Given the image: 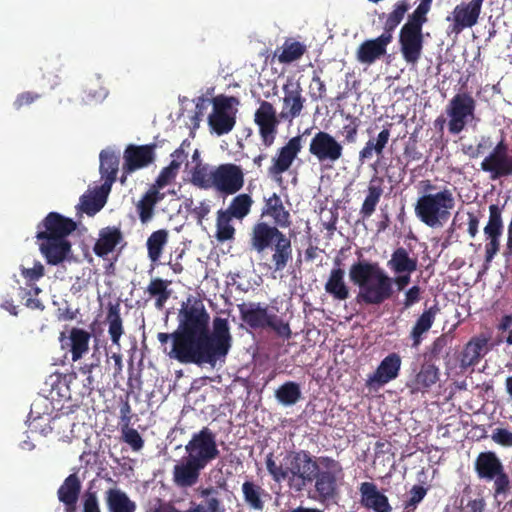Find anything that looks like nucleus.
Listing matches in <instances>:
<instances>
[{
	"label": "nucleus",
	"instance_id": "e433bc0d",
	"mask_svg": "<svg viewBox=\"0 0 512 512\" xmlns=\"http://www.w3.org/2000/svg\"><path fill=\"white\" fill-rule=\"evenodd\" d=\"M110 189L104 190L101 185L93 194H84L80 197V209L88 216H94L106 204Z\"/></svg>",
	"mask_w": 512,
	"mask_h": 512
},
{
	"label": "nucleus",
	"instance_id": "1a4fd4ad",
	"mask_svg": "<svg viewBox=\"0 0 512 512\" xmlns=\"http://www.w3.org/2000/svg\"><path fill=\"white\" fill-rule=\"evenodd\" d=\"M475 108L476 101L469 93L460 92L454 95L446 106L449 132L457 135L463 131L466 125L474 120Z\"/></svg>",
	"mask_w": 512,
	"mask_h": 512
},
{
	"label": "nucleus",
	"instance_id": "f3484780",
	"mask_svg": "<svg viewBox=\"0 0 512 512\" xmlns=\"http://www.w3.org/2000/svg\"><path fill=\"white\" fill-rule=\"evenodd\" d=\"M402 360L399 354H388L378 365L373 374L366 380V387L370 390H378L399 376Z\"/></svg>",
	"mask_w": 512,
	"mask_h": 512
},
{
	"label": "nucleus",
	"instance_id": "6ab92c4d",
	"mask_svg": "<svg viewBox=\"0 0 512 512\" xmlns=\"http://www.w3.org/2000/svg\"><path fill=\"white\" fill-rule=\"evenodd\" d=\"M155 148V144L140 146L133 144L128 145L124 150L123 155V172L130 174L151 164L155 158Z\"/></svg>",
	"mask_w": 512,
	"mask_h": 512
},
{
	"label": "nucleus",
	"instance_id": "c9c22d12",
	"mask_svg": "<svg viewBox=\"0 0 512 512\" xmlns=\"http://www.w3.org/2000/svg\"><path fill=\"white\" fill-rule=\"evenodd\" d=\"M315 491L323 500L331 499L337 489V476L333 471H318L314 474Z\"/></svg>",
	"mask_w": 512,
	"mask_h": 512
},
{
	"label": "nucleus",
	"instance_id": "3c124183",
	"mask_svg": "<svg viewBox=\"0 0 512 512\" xmlns=\"http://www.w3.org/2000/svg\"><path fill=\"white\" fill-rule=\"evenodd\" d=\"M480 358V337L475 336L472 340L465 346L460 356V366L463 369H468L469 367L478 363Z\"/></svg>",
	"mask_w": 512,
	"mask_h": 512
},
{
	"label": "nucleus",
	"instance_id": "c03bdc74",
	"mask_svg": "<svg viewBox=\"0 0 512 512\" xmlns=\"http://www.w3.org/2000/svg\"><path fill=\"white\" fill-rule=\"evenodd\" d=\"M300 385L293 381H287L275 391V397L279 403L285 406L296 404L301 398Z\"/></svg>",
	"mask_w": 512,
	"mask_h": 512
},
{
	"label": "nucleus",
	"instance_id": "a19ab883",
	"mask_svg": "<svg viewBox=\"0 0 512 512\" xmlns=\"http://www.w3.org/2000/svg\"><path fill=\"white\" fill-rule=\"evenodd\" d=\"M410 8L411 4L408 0L397 1L393 6V10L386 15L383 34L393 36V31L402 22ZM382 16L384 17L385 14L383 13Z\"/></svg>",
	"mask_w": 512,
	"mask_h": 512
},
{
	"label": "nucleus",
	"instance_id": "20e7f679",
	"mask_svg": "<svg viewBox=\"0 0 512 512\" xmlns=\"http://www.w3.org/2000/svg\"><path fill=\"white\" fill-rule=\"evenodd\" d=\"M36 238L39 250L48 264L63 262L71 251L67 237L77 229L76 222L58 212H50L38 224Z\"/></svg>",
	"mask_w": 512,
	"mask_h": 512
},
{
	"label": "nucleus",
	"instance_id": "dca6fc26",
	"mask_svg": "<svg viewBox=\"0 0 512 512\" xmlns=\"http://www.w3.org/2000/svg\"><path fill=\"white\" fill-rule=\"evenodd\" d=\"M398 42L405 62L411 65L417 64L424 46L422 29L403 25L399 32Z\"/></svg>",
	"mask_w": 512,
	"mask_h": 512
},
{
	"label": "nucleus",
	"instance_id": "4468645a",
	"mask_svg": "<svg viewBox=\"0 0 512 512\" xmlns=\"http://www.w3.org/2000/svg\"><path fill=\"white\" fill-rule=\"evenodd\" d=\"M508 151V145L501 139L482 161V170L489 172L493 180L512 176V156Z\"/></svg>",
	"mask_w": 512,
	"mask_h": 512
},
{
	"label": "nucleus",
	"instance_id": "4c0bfd02",
	"mask_svg": "<svg viewBox=\"0 0 512 512\" xmlns=\"http://www.w3.org/2000/svg\"><path fill=\"white\" fill-rule=\"evenodd\" d=\"M121 307L119 302H109L107 305L106 321L108 323V333L111 341L119 345L120 338L124 333L123 320L121 318Z\"/></svg>",
	"mask_w": 512,
	"mask_h": 512
},
{
	"label": "nucleus",
	"instance_id": "a878e982",
	"mask_svg": "<svg viewBox=\"0 0 512 512\" xmlns=\"http://www.w3.org/2000/svg\"><path fill=\"white\" fill-rule=\"evenodd\" d=\"M439 379V368L434 363L425 361L421 364L420 370L415 375L414 379L407 384V387L412 393H427L430 391L431 387L439 381Z\"/></svg>",
	"mask_w": 512,
	"mask_h": 512
},
{
	"label": "nucleus",
	"instance_id": "680f3d73",
	"mask_svg": "<svg viewBox=\"0 0 512 512\" xmlns=\"http://www.w3.org/2000/svg\"><path fill=\"white\" fill-rule=\"evenodd\" d=\"M309 89L310 97L314 101L322 100L326 96V85L324 81L321 80L320 76L317 75L316 73H314L312 77Z\"/></svg>",
	"mask_w": 512,
	"mask_h": 512
},
{
	"label": "nucleus",
	"instance_id": "4d7b16f0",
	"mask_svg": "<svg viewBox=\"0 0 512 512\" xmlns=\"http://www.w3.org/2000/svg\"><path fill=\"white\" fill-rule=\"evenodd\" d=\"M346 118L349 120V123L345 124L341 130L343 143L354 144L358 138L360 120L357 117L351 115H347Z\"/></svg>",
	"mask_w": 512,
	"mask_h": 512
},
{
	"label": "nucleus",
	"instance_id": "0eeeda50",
	"mask_svg": "<svg viewBox=\"0 0 512 512\" xmlns=\"http://www.w3.org/2000/svg\"><path fill=\"white\" fill-rule=\"evenodd\" d=\"M212 112L208 116V125L212 132L218 136L228 134L236 124L237 106L239 99L224 94L211 99Z\"/></svg>",
	"mask_w": 512,
	"mask_h": 512
},
{
	"label": "nucleus",
	"instance_id": "052dcab7",
	"mask_svg": "<svg viewBox=\"0 0 512 512\" xmlns=\"http://www.w3.org/2000/svg\"><path fill=\"white\" fill-rule=\"evenodd\" d=\"M96 367H98V363H86L80 366L77 372L73 371L67 374L65 380L67 381L68 388H77L79 377L92 374L93 369Z\"/></svg>",
	"mask_w": 512,
	"mask_h": 512
},
{
	"label": "nucleus",
	"instance_id": "5fc2aeb1",
	"mask_svg": "<svg viewBox=\"0 0 512 512\" xmlns=\"http://www.w3.org/2000/svg\"><path fill=\"white\" fill-rule=\"evenodd\" d=\"M428 489L421 485H414L409 493L408 499L404 502V512H415L418 505L423 501Z\"/></svg>",
	"mask_w": 512,
	"mask_h": 512
},
{
	"label": "nucleus",
	"instance_id": "412c9836",
	"mask_svg": "<svg viewBox=\"0 0 512 512\" xmlns=\"http://www.w3.org/2000/svg\"><path fill=\"white\" fill-rule=\"evenodd\" d=\"M203 470L201 466L184 456L172 469L174 486L179 489H188L195 486L199 482Z\"/></svg>",
	"mask_w": 512,
	"mask_h": 512
},
{
	"label": "nucleus",
	"instance_id": "f03ea898",
	"mask_svg": "<svg viewBox=\"0 0 512 512\" xmlns=\"http://www.w3.org/2000/svg\"><path fill=\"white\" fill-rule=\"evenodd\" d=\"M268 473L276 483L287 482L290 490L301 493L315 479L318 462L309 451H289L278 464L273 453H268L265 459Z\"/></svg>",
	"mask_w": 512,
	"mask_h": 512
},
{
	"label": "nucleus",
	"instance_id": "f8f14e48",
	"mask_svg": "<svg viewBox=\"0 0 512 512\" xmlns=\"http://www.w3.org/2000/svg\"><path fill=\"white\" fill-rule=\"evenodd\" d=\"M280 120L273 104L262 100L254 113V122L258 127L262 144L265 147L268 148L274 144Z\"/></svg>",
	"mask_w": 512,
	"mask_h": 512
},
{
	"label": "nucleus",
	"instance_id": "6e6d98bb",
	"mask_svg": "<svg viewBox=\"0 0 512 512\" xmlns=\"http://www.w3.org/2000/svg\"><path fill=\"white\" fill-rule=\"evenodd\" d=\"M184 512H225V506L219 498L211 497L206 499V505L191 502Z\"/></svg>",
	"mask_w": 512,
	"mask_h": 512
},
{
	"label": "nucleus",
	"instance_id": "c85d7f7f",
	"mask_svg": "<svg viewBox=\"0 0 512 512\" xmlns=\"http://www.w3.org/2000/svg\"><path fill=\"white\" fill-rule=\"evenodd\" d=\"M262 215L271 217L273 223L280 228H288L291 225L290 213L277 193L265 199Z\"/></svg>",
	"mask_w": 512,
	"mask_h": 512
},
{
	"label": "nucleus",
	"instance_id": "e2e57ef3",
	"mask_svg": "<svg viewBox=\"0 0 512 512\" xmlns=\"http://www.w3.org/2000/svg\"><path fill=\"white\" fill-rule=\"evenodd\" d=\"M96 388V381L92 374L80 376L78 380L77 393L81 397L90 396Z\"/></svg>",
	"mask_w": 512,
	"mask_h": 512
},
{
	"label": "nucleus",
	"instance_id": "cd10ccee",
	"mask_svg": "<svg viewBox=\"0 0 512 512\" xmlns=\"http://www.w3.org/2000/svg\"><path fill=\"white\" fill-rule=\"evenodd\" d=\"M81 491V482L76 474H70L57 491L58 499L65 506L66 512H75Z\"/></svg>",
	"mask_w": 512,
	"mask_h": 512
},
{
	"label": "nucleus",
	"instance_id": "774afa93",
	"mask_svg": "<svg viewBox=\"0 0 512 512\" xmlns=\"http://www.w3.org/2000/svg\"><path fill=\"white\" fill-rule=\"evenodd\" d=\"M83 512H100L98 498L95 492L87 491L83 497Z\"/></svg>",
	"mask_w": 512,
	"mask_h": 512
},
{
	"label": "nucleus",
	"instance_id": "5701e85b",
	"mask_svg": "<svg viewBox=\"0 0 512 512\" xmlns=\"http://www.w3.org/2000/svg\"><path fill=\"white\" fill-rule=\"evenodd\" d=\"M360 504L374 512H391L392 506L388 497L379 491L373 482H362L359 486Z\"/></svg>",
	"mask_w": 512,
	"mask_h": 512
},
{
	"label": "nucleus",
	"instance_id": "69168bd1",
	"mask_svg": "<svg viewBox=\"0 0 512 512\" xmlns=\"http://www.w3.org/2000/svg\"><path fill=\"white\" fill-rule=\"evenodd\" d=\"M40 97H41V95L36 92H31V91L22 92V93L18 94V96L16 97V99L13 103V106L16 110H20L24 106L31 105L36 100H38Z\"/></svg>",
	"mask_w": 512,
	"mask_h": 512
},
{
	"label": "nucleus",
	"instance_id": "aec40b11",
	"mask_svg": "<svg viewBox=\"0 0 512 512\" xmlns=\"http://www.w3.org/2000/svg\"><path fill=\"white\" fill-rule=\"evenodd\" d=\"M283 92V104L279 118L283 121L292 122L301 115L306 99L302 95V88L299 83L285 84Z\"/></svg>",
	"mask_w": 512,
	"mask_h": 512
},
{
	"label": "nucleus",
	"instance_id": "0e129e2a",
	"mask_svg": "<svg viewBox=\"0 0 512 512\" xmlns=\"http://www.w3.org/2000/svg\"><path fill=\"white\" fill-rule=\"evenodd\" d=\"M471 488L465 487L461 497L460 505L462 512H480V500L470 499Z\"/></svg>",
	"mask_w": 512,
	"mask_h": 512
},
{
	"label": "nucleus",
	"instance_id": "09e8293b",
	"mask_svg": "<svg viewBox=\"0 0 512 512\" xmlns=\"http://www.w3.org/2000/svg\"><path fill=\"white\" fill-rule=\"evenodd\" d=\"M215 168L209 169L206 165H196L192 171L191 182L201 189H215Z\"/></svg>",
	"mask_w": 512,
	"mask_h": 512
},
{
	"label": "nucleus",
	"instance_id": "603ef678",
	"mask_svg": "<svg viewBox=\"0 0 512 512\" xmlns=\"http://www.w3.org/2000/svg\"><path fill=\"white\" fill-rule=\"evenodd\" d=\"M432 1L433 0H421L413 13L408 16V20L404 25L423 29V25L428 21L427 14L431 10Z\"/></svg>",
	"mask_w": 512,
	"mask_h": 512
},
{
	"label": "nucleus",
	"instance_id": "9b49d317",
	"mask_svg": "<svg viewBox=\"0 0 512 512\" xmlns=\"http://www.w3.org/2000/svg\"><path fill=\"white\" fill-rule=\"evenodd\" d=\"M482 479L493 481L494 497L506 495L510 490L509 475L494 452H482Z\"/></svg>",
	"mask_w": 512,
	"mask_h": 512
},
{
	"label": "nucleus",
	"instance_id": "a18cd8bd",
	"mask_svg": "<svg viewBox=\"0 0 512 512\" xmlns=\"http://www.w3.org/2000/svg\"><path fill=\"white\" fill-rule=\"evenodd\" d=\"M252 204L253 200L251 196L243 193L235 196L232 199L229 207L223 211L232 216L233 218L242 220L250 213Z\"/></svg>",
	"mask_w": 512,
	"mask_h": 512
},
{
	"label": "nucleus",
	"instance_id": "2f4dec72",
	"mask_svg": "<svg viewBox=\"0 0 512 512\" xmlns=\"http://www.w3.org/2000/svg\"><path fill=\"white\" fill-rule=\"evenodd\" d=\"M387 267L393 273H414L418 267V260L416 257H411L404 247H398L387 261Z\"/></svg>",
	"mask_w": 512,
	"mask_h": 512
},
{
	"label": "nucleus",
	"instance_id": "6e6552de",
	"mask_svg": "<svg viewBox=\"0 0 512 512\" xmlns=\"http://www.w3.org/2000/svg\"><path fill=\"white\" fill-rule=\"evenodd\" d=\"M185 452L186 458L205 469L220 455L215 433L208 427H203L192 435L185 445Z\"/></svg>",
	"mask_w": 512,
	"mask_h": 512
},
{
	"label": "nucleus",
	"instance_id": "37998d69",
	"mask_svg": "<svg viewBox=\"0 0 512 512\" xmlns=\"http://www.w3.org/2000/svg\"><path fill=\"white\" fill-rule=\"evenodd\" d=\"M281 49L278 54V61L282 64L292 63L300 59L307 51L305 44L291 38L284 41Z\"/></svg>",
	"mask_w": 512,
	"mask_h": 512
},
{
	"label": "nucleus",
	"instance_id": "79ce46f5",
	"mask_svg": "<svg viewBox=\"0 0 512 512\" xmlns=\"http://www.w3.org/2000/svg\"><path fill=\"white\" fill-rule=\"evenodd\" d=\"M90 334L80 328H72L70 331L71 354L74 362L82 358L89 349Z\"/></svg>",
	"mask_w": 512,
	"mask_h": 512
},
{
	"label": "nucleus",
	"instance_id": "a211bd4d",
	"mask_svg": "<svg viewBox=\"0 0 512 512\" xmlns=\"http://www.w3.org/2000/svg\"><path fill=\"white\" fill-rule=\"evenodd\" d=\"M480 15V0H472L469 3H461L457 5L452 16L447 17V21L452 23L449 26L450 32L459 34L465 28L472 27L477 23Z\"/></svg>",
	"mask_w": 512,
	"mask_h": 512
},
{
	"label": "nucleus",
	"instance_id": "c756f323",
	"mask_svg": "<svg viewBox=\"0 0 512 512\" xmlns=\"http://www.w3.org/2000/svg\"><path fill=\"white\" fill-rule=\"evenodd\" d=\"M122 232L119 227H105L100 230L99 239L94 245V252L99 257H105L113 252L122 240Z\"/></svg>",
	"mask_w": 512,
	"mask_h": 512
},
{
	"label": "nucleus",
	"instance_id": "8fccbe9b",
	"mask_svg": "<svg viewBox=\"0 0 512 512\" xmlns=\"http://www.w3.org/2000/svg\"><path fill=\"white\" fill-rule=\"evenodd\" d=\"M242 493L245 502L254 510H262L264 508V502L261 495L264 490L252 481H245L242 484Z\"/></svg>",
	"mask_w": 512,
	"mask_h": 512
},
{
	"label": "nucleus",
	"instance_id": "bf43d9fd",
	"mask_svg": "<svg viewBox=\"0 0 512 512\" xmlns=\"http://www.w3.org/2000/svg\"><path fill=\"white\" fill-rule=\"evenodd\" d=\"M122 439L127 443L134 451H139L144 446V440L142 439L139 432L131 427L121 429Z\"/></svg>",
	"mask_w": 512,
	"mask_h": 512
},
{
	"label": "nucleus",
	"instance_id": "9d476101",
	"mask_svg": "<svg viewBox=\"0 0 512 512\" xmlns=\"http://www.w3.org/2000/svg\"><path fill=\"white\" fill-rule=\"evenodd\" d=\"M344 148L333 135L325 131H318L309 144V153L325 167L331 168L343 157Z\"/></svg>",
	"mask_w": 512,
	"mask_h": 512
},
{
	"label": "nucleus",
	"instance_id": "864d4df0",
	"mask_svg": "<svg viewBox=\"0 0 512 512\" xmlns=\"http://www.w3.org/2000/svg\"><path fill=\"white\" fill-rule=\"evenodd\" d=\"M489 213V220L484 228V233L501 235L503 231L502 209L498 205L492 204L489 207Z\"/></svg>",
	"mask_w": 512,
	"mask_h": 512
},
{
	"label": "nucleus",
	"instance_id": "338daca9",
	"mask_svg": "<svg viewBox=\"0 0 512 512\" xmlns=\"http://www.w3.org/2000/svg\"><path fill=\"white\" fill-rule=\"evenodd\" d=\"M421 300V288L414 285L406 290L404 300L402 302L403 309H409Z\"/></svg>",
	"mask_w": 512,
	"mask_h": 512
},
{
	"label": "nucleus",
	"instance_id": "7ed1b4c3",
	"mask_svg": "<svg viewBox=\"0 0 512 512\" xmlns=\"http://www.w3.org/2000/svg\"><path fill=\"white\" fill-rule=\"evenodd\" d=\"M350 281L359 288L357 301L365 305L379 306L394 295L393 277L377 262L357 261L349 268Z\"/></svg>",
	"mask_w": 512,
	"mask_h": 512
},
{
	"label": "nucleus",
	"instance_id": "58836bf2",
	"mask_svg": "<svg viewBox=\"0 0 512 512\" xmlns=\"http://www.w3.org/2000/svg\"><path fill=\"white\" fill-rule=\"evenodd\" d=\"M170 283L168 280L156 277L150 280L146 288L145 292L149 294L150 298L155 299L154 306L159 311L164 309L166 302L171 296Z\"/></svg>",
	"mask_w": 512,
	"mask_h": 512
},
{
	"label": "nucleus",
	"instance_id": "de8ad7c7",
	"mask_svg": "<svg viewBox=\"0 0 512 512\" xmlns=\"http://www.w3.org/2000/svg\"><path fill=\"white\" fill-rule=\"evenodd\" d=\"M232 219L233 217L225 213L222 209L217 212L215 237L219 242L234 239L235 228L231 223Z\"/></svg>",
	"mask_w": 512,
	"mask_h": 512
},
{
	"label": "nucleus",
	"instance_id": "13d9d810",
	"mask_svg": "<svg viewBox=\"0 0 512 512\" xmlns=\"http://www.w3.org/2000/svg\"><path fill=\"white\" fill-rule=\"evenodd\" d=\"M267 328L273 330L277 336L288 340L292 336V331L288 322H285L281 317L276 314H272L269 320Z\"/></svg>",
	"mask_w": 512,
	"mask_h": 512
},
{
	"label": "nucleus",
	"instance_id": "ea45409f",
	"mask_svg": "<svg viewBox=\"0 0 512 512\" xmlns=\"http://www.w3.org/2000/svg\"><path fill=\"white\" fill-rule=\"evenodd\" d=\"M390 130L384 128L379 132L376 139H369L365 146L359 151V161L364 163L365 161L372 158L375 152L378 156L383 154V151L389 141Z\"/></svg>",
	"mask_w": 512,
	"mask_h": 512
},
{
	"label": "nucleus",
	"instance_id": "bb28decb",
	"mask_svg": "<svg viewBox=\"0 0 512 512\" xmlns=\"http://www.w3.org/2000/svg\"><path fill=\"white\" fill-rule=\"evenodd\" d=\"M383 194L384 179L377 175L372 176L369 180L365 191V198L359 211L363 220L369 219L375 213Z\"/></svg>",
	"mask_w": 512,
	"mask_h": 512
},
{
	"label": "nucleus",
	"instance_id": "39448f33",
	"mask_svg": "<svg viewBox=\"0 0 512 512\" xmlns=\"http://www.w3.org/2000/svg\"><path fill=\"white\" fill-rule=\"evenodd\" d=\"M251 250L263 254L271 250V262L275 272L285 269L292 260L293 250L291 239L279 230V226L261 221L253 225L249 235Z\"/></svg>",
	"mask_w": 512,
	"mask_h": 512
},
{
	"label": "nucleus",
	"instance_id": "49530a36",
	"mask_svg": "<svg viewBox=\"0 0 512 512\" xmlns=\"http://www.w3.org/2000/svg\"><path fill=\"white\" fill-rule=\"evenodd\" d=\"M168 241V231L160 229L154 231L147 239L148 257L156 262L161 257L164 246Z\"/></svg>",
	"mask_w": 512,
	"mask_h": 512
},
{
	"label": "nucleus",
	"instance_id": "72a5a7b5",
	"mask_svg": "<svg viewBox=\"0 0 512 512\" xmlns=\"http://www.w3.org/2000/svg\"><path fill=\"white\" fill-rule=\"evenodd\" d=\"M438 311L439 308L434 305L429 309L424 310L423 313L418 317L410 332L412 347L418 348V346L421 344L423 334L427 333L432 327Z\"/></svg>",
	"mask_w": 512,
	"mask_h": 512
},
{
	"label": "nucleus",
	"instance_id": "473e14b6",
	"mask_svg": "<svg viewBox=\"0 0 512 512\" xmlns=\"http://www.w3.org/2000/svg\"><path fill=\"white\" fill-rule=\"evenodd\" d=\"M119 167V156L113 151L103 150L100 153V173L104 179V190L110 189L116 180Z\"/></svg>",
	"mask_w": 512,
	"mask_h": 512
},
{
	"label": "nucleus",
	"instance_id": "423d86ee",
	"mask_svg": "<svg viewBox=\"0 0 512 512\" xmlns=\"http://www.w3.org/2000/svg\"><path fill=\"white\" fill-rule=\"evenodd\" d=\"M455 201L452 192L444 189L435 194H425L415 205L416 216L431 228L442 227L450 218Z\"/></svg>",
	"mask_w": 512,
	"mask_h": 512
},
{
	"label": "nucleus",
	"instance_id": "b1692460",
	"mask_svg": "<svg viewBox=\"0 0 512 512\" xmlns=\"http://www.w3.org/2000/svg\"><path fill=\"white\" fill-rule=\"evenodd\" d=\"M392 40L393 36L384 35L382 33L375 39L364 41L357 49V60L363 64L374 63L377 59L386 54L387 46L392 42Z\"/></svg>",
	"mask_w": 512,
	"mask_h": 512
},
{
	"label": "nucleus",
	"instance_id": "393cba45",
	"mask_svg": "<svg viewBox=\"0 0 512 512\" xmlns=\"http://www.w3.org/2000/svg\"><path fill=\"white\" fill-rule=\"evenodd\" d=\"M325 292L336 301H345L350 297V287L345 281V271L341 260L336 258L324 285Z\"/></svg>",
	"mask_w": 512,
	"mask_h": 512
},
{
	"label": "nucleus",
	"instance_id": "2eb2a0df",
	"mask_svg": "<svg viewBox=\"0 0 512 512\" xmlns=\"http://www.w3.org/2000/svg\"><path fill=\"white\" fill-rule=\"evenodd\" d=\"M302 136L297 135L288 140V142L277 150L272 158V163L268 168V174L273 178L281 179L283 173L288 171L294 160L302 149Z\"/></svg>",
	"mask_w": 512,
	"mask_h": 512
},
{
	"label": "nucleus",
	"instance_id": "f257e3e1",
	"mask_svg": "<svg viewBox=\"0 0 512 512\" xmlns=\"http://www.w3.org/2000/svg\"><path fill=\"white\" fill-rule=\"evenodd\" d=\"M178 319V327L173 333L157 335L162 345L172 340L171 349H164L166 355L182 364L200 367L209 365L214 368L218 361L225 360L233 341L228 319L215 317L210 331V316L198 299L192 304H183Z\"/></svg>",
	"mask_w": 512,
	"mask_h": 512
},
{
	"label": "nucleus",
	"instance_id": "4be33fe9",
	"mask_svg": "<svg viewBox=\"0 0 512 512\" xmlns=\"http://www.w3.org/2000/svg\"><path fill=\"white\" fill-rule=\"evenodd\" d=\"M241 320L251 329H267L269 320L273 313L269 312L268 306L260 302H248L238 305Z\"/></svg>",
	"mask_w": 512,
	"mask_h": 512
},
{
	"label": "nucleus",
	"instance_id": "ddd939ff",
	"mask_svg": "<svg viewBox=\"0 0 512 512\" xmlns=\"http://www.w3.org/2000/svg\"><path fill=\"white\" fill-rule=\"evenodd\" d=\"M215 190L223 195H233L244 186V172L233 163L220 164L215 168Z\"/></svg>",
	"mask_w": 512,
	"mask_h": 512
},
{
	"label": "nucleus",
	"instance_id": "f704fd0d",
	"mask_svg": "<svg viewBox=\"0 0 512 512\" xmlns=\"http://www.w3.org/2000/svg\"><path fill=\"white\" fill-rule=\"evenodd\" d=\"M105 501L109 512H135L136 503L118 489L110 488L105 492Z\"/></svg>",
	"mask_w": 512,
	"mask_h": 512
},
{
	"label": "nucleus",
	"instance_id": "7c9ffc66",
	"mask_svg": "<svg viewBox=\"0 0 512 512\" xmlns=\"http://www.w3.org/2000/svg\"><path fill=\"white\" fill-rule=\"evenodd\" d=\"M165 198V193L156 190L153 187L143 194L141 199L136 204V210L140 221L145 224L149 222L154 216L155 206Z\"/></svg>",
	"mask_w": 512,
	"mask_h": 512
}]
</instances>
